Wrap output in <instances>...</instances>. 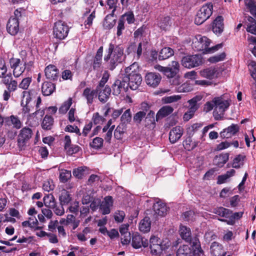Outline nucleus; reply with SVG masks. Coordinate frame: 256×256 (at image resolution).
Masks as SVG:
<instances>
[{
	"label": "nucleus",
	"mask_w": 256,
	"mask_h": 256,
	"mask_svg": "<svg viewBox=\"0 0 256 256\" xmlns=\"http://www.w3.org/2000/svg\"><path fill=\"white\" fill-rule=\"evenodd\" d=\"M202 64V58L198 54L187 56L182 60V66L188 68L198 66Z\"/></svg>",
	"instance_id": "1a4fd4ad"
},
{
	"label": "nucleus",
	"mask_w": 256,
	"mask_h": 256,
	"mask_svg": "<svg viewBox=\"0 0 256 256\" xmlns=\"http://www.w3.org/2000/svg\"><path fill=\"white\" fill-rule=\"evenodd\" d=\"M96 89L92 90L90 88H86L82 93V96L86 100L87 104H90L93 102L94 97L96 96Z\"/></svg>",
	"instance_id": "393cba45"
},
{
	"label": "nucleus",
	"mask_w": 256,
	"mask_h": 256,
	"mask_svg": "<svg viewBox=\"0 0 256 256\" xmlns=\"http://www.w3.org/2000/svg\"><path fill=\"white\" fill-rule=\"evenodd\" d=\"M210 252L214 256H225V252L222 250V244L214 242L210 246Z\"/></svg>",
	"instance_id": "4be33fe9"
},
{
	"label": "nucleus",
	"mask_w": 256,
	"mask_h": 256,
	"mask_svg": "<svg viewBox=\"0 0 256 256\" xmlns=\"http://www.w3.org/2000/svg\"><path fill=\"white\" fill-rule=\"evenodd\" d=\"M7 70L8 68L5 61L3 59H0V78L6 74Z\"/></svg>",
	"instance_id": "680f3d73"
},
{
	"label": "nucleus",
	"mask_w": 256,
	"mask_h": 256,
	"mask_svg": "<svg viewBox=\"0 0 256 256\" xmlns=\"http://www.w3.org/2000/svg\"><path fill=\"white\" fill-rule=\"evenodd\" d=\"M8 118L10 120L14 128L20 129L22 126V122L18 116L12 115Z\"/></svg>",
	"instance_id": "de8ad7c7"
},
{
	"label": "nucleus",
	"mask_w": 256,
	"mask_h": 256,
	"mask_svg": "<svg viewBox=\"0 0 256 256\" xmlns=\"http://www.w3.org/2000/svg\"><path fill=\"white\" fill-rule=\"evenodd\" d=\"M244 3L252 14L256 16V4L253 0H244Z\"/></svg>",
	"instance_id": "a19ab883"
},
{
	"label": "nucleus",
	"mask_w": 256,
	"mask_h": 256,
	"mask_svg": "<svg viewBox=\"0 0 256 256\" xmlns=\"http://www.w3.org/2000/svg\"><path fill=\"white\" fill-rule=\"evenodd\" d=\"M162 77L159 74L149 72L146 76V84L152 88L156 87L160 84Z\"/></svg>",
	"instance_id": "ddd939ff"
},
{
	"label": "nucleus",
	"mask_w": 256,
	"mask_h": 256,
	"mask_svg": "<svg viewBox=\"0 0 256 256\" xmlns=\"http://www.w3.org/2000/svg\"><path fill=\"white\" fill-rule=\"evenodd\" d=\"M114 13L107 15L104 22V26L106 29L111 28L114 24V20L113 19Z\"/></svg>",
	"instance_id": "4c0bfd02"
},
{
	"label": "nucleus",
	"mask_w": 256,
	"mask_h": 256,
	"mask_svg": "<svg viewBox=\"0 0 256 256\" xmlns=\"http://www.w3.org/2000/svg\"><path fill=\"white\" fill-rule=\"evenodd\" d=\"M103 141L102 138L96 137L93 140L92 142L90 144V146L94 148L98 149L102 146Z\"/></svg>",
	"instance_id": "09e8293b"
},
{
	"label": "nucleus",
	"mask_w": 256,
	"mask_h": 256,
	"mask_svg": "<svg viewBox=\"0 0 256 256\" xmlns=\"http://www.w3.org/2000/svg\"><path fill=\"white\" fill-rule=\"evenodd\" d=\"M198 98L196 97H194L192 99L189 100L188 102L189 104V110H192L194 112L198 110Z\"/></svg>",
	"instance_id": "4d7b16f0"
},
{
	"label": "nucleus",
	"mask_w": 256,
	"mask_h": 256,
	"mask_svg": "<svg viewBox=\"0 0 256 256\" xmlns=\"http://www.w3.org/2000/svg\"><path fill=\"white\" fill-rule=\"evenodd\" d=\"M184 130L182 126H176L172 128L169 133V140L172 144L178 142L184 134Z\"/></svg>",
	"instance_id": "f8f14e48"
},
{
	"label": "nucleus",
	"mask_w": 256,
	"mask_h": 256,
	"mask_svg": "<svg viewBox=\"0 0 256 256\" xmlns=\"http://www.w3.org/2000/svg\"><path fill=\"white\" fill-rule=\"evenodd\" d=\"M63 206L64 205H62L61 204L58 206L56 204L55 206H54V208H52L53 209V210L56 214L57 216H62L64 213V210Z\"/></svg>",
	"instance_id": "69168bd1"
},
{
	"label": "nucleus",
	"mask_w": 256,
	"mask_h": 256,
	"mask_svg": "<svg viewBox=\"0 0 256 256\" xmlns=\"http://www.w3.org/2000/svg\"><path fill=\"white\" fill-rule=\"evenodd\" d=\"M224 18L222 16H218L214 20L212 30L216 35L220 34L224 30Z\"/></svg>",
	"instance_id": "2eb2a0df"
},
{
	"label": "nucleus",
	"mask_w": 256,
	"mask_h": 256,
	"mask_svg": "<svg viewBox=\"0 0 256 256\" xmlns=\"http://www.w3.org/2000/svg\"><path fill=\"white\" fill-rule=\"evenodd\" d=\"M229 155L228 154H222L215 156L214 160V164L222 168L228 160Z\"/></svg>",
	"instance_id": "bb28decb"
},
{
	"label": "nucleus",
	"mask_w": 256,
	"mask_h": 256,
	"mask_svg": "<svg viewBox=\"0 0 256 256\" xmlns=\"http://www.w3.org/2000/svg\"><path fill=\"white\" fill-rule=\"evenodd\" d=\"M45 76L48 79L56 80L58 76V70L54 65L50 64L45 68Z\"/></svg>",
	"instance_id": "6ab92c4d"
},
{
	"label": "nucleus",
	"mask_w": 256,
	"mask_h": 256,
	"mask_svg": "<svg viewBox=\"0 0 256 256\" xmlns=\"http://www.w3.org/2000/svg\"><path fill=\"white\" fill-rule=\"evenodd\" d=\"M31 98L30 96V92L24 91L22 92V99L21 101V105L23 106V112L24 114L28 113L30 112V106L28 105Z\"/></svg>",
	"instance_id": "aec40b11"
},
{
	"label": "nucleus",
	"mask_w": 256,
	"mask_h": 256,
	"mask_svg": "<svg viewBox=\"0 0 256 256\" xmlns=\"http://www.w3.org/2000/svg\"><path fill=\"white\" fill-rule=\"evenodd\" d=\"M213 212L220 216L224 218H228L232 214V212L231 210L223 207L214 208L213 210Z\"/></svg>",
	"instance_id": "e433bc0d"
},
{
	"label": "nucleus",
	"mask_w": 256,
	"mask_h": 256,
	"mask_svg": "<svg viewBox=\"0 0 256 256\" xmlns=\"http://www.w3.org/2000/svg\"><path fill=\"white\" fill-rule=\"evenodd\" d=\"M113 200L111 196L105 197L104 200L101 202L100 210L103 214H107L110 213V208L112 206Z\"/></svg>",
	"instance_id": "dca6fc26"
},
{
	"label": "nucleus",
	"mask_w": 256,
	"mask_h": 256,
	"mask_svg": "<svg viewBox=\"0 0 256 256\" xmlns=\"http://www.w3.org/2000/svg\"><path fill=\"white\" fill-rule=\"evenodd\" d=\"M32 132L31 128L27 127L22 128L18 136V146L22 150L24 148L26 144L32 138Z\"/></svg>",
	"instance_id": "6e6552de"
},
{
	"label": "nucleus",
	"mask_w": 256,
	"mask_h": 256,
	"mask_svg": "<svg viewBox=\"0 0 256 256\" xmlns=\"http://www.w3.org/2000/svg\"><path fill=\"white\" fill-rule=\"evenodd\" d=\"M238 131V126L236 124H232L220 132V136L224 138H229L234 135Z\"/></svg>",
	"instance_id": "412c9836"
},
{
	"label": "nucleus",
	"mask_w": 256,
	"mask_h": 256,
	"mask_svg": "<svg viewBox=\"0 0 256 256\" xmlns=\"http://www.w3.org/2000/svg\"><path fill=\"white\" fill-rule=\"evenodd\" d=\"M211 40L205 36L197 35L192 40V46L196 51H202L204 54L213 53L222 48V44L209 47Z\"/></svg>",
	"instance_id": "7ed1b4c3"
},
{
	"label": "nucleus",
	"mask_w": 256,
	"mask_h": 256,
	"mask_svg": "<svg viewBox=\"0 0 256 256\" xmlns=\"http://www.w3.org/2000/svg\"><path fill=\"white\" fill-rule=\"evenodd\" d=\"M69 32V26L62 20H58L54 24L53 34L55 38L59 40L66 38Z\"/></svg>",
	"instance_id": "423d86ee"
},
{
	"label": "nucleus",
	"mask_w": 256,
	"mask_h": 256,
	"mask_svg": "<svg viewBox=\"0 0 256 256\" xmlns=\"http://www.w3.org/2000/svg\"><path fill=\"white\" fill-rule=\"evenodd\" d=\"M95 17V11L94 10L88 15L87 18L84 21V25L86 28L90 27L92 25V21Z\"/></svg>",
	"instance_id": "338daca9"
},
{
	"label": "nucleus",
	"mask_w": 256,
	"mask_h": 256,
	"mask_svg": "<svg viewBox=\"0 0 256 256\" xmlns=\"http://www.w3.org/2000/svg\"><path fill=\"white\" fill-rule=\"evenodd\" d=\"M160 238L157 236H152L150 238L148 244H150V248L153 254H158L160 253Z\"/></svg>",
	"instance_id": "a211bd4d"
},
{
	"label": "nucleus",
	"mask_w": 256,
	"mask_h": 256,
	"mask_svg": "<svg viewBox=\"0 0 256 256\" xmlns=\"http://www.w3.org/2000/svg\"><path fill=\"white\" fill-rule=\"evenodd\" d=\"M124 48L120 44H110L107 50L108 54L104 57V61L108 63V68L112 70L124 60Z\"/></svg>",
	"instance_id": "f257e3e1"
},
{
	"label": "nucleus",
	"mask_w": 256,
	"mask_h": 256,
	"mask_svg": "<svg viewBox=\"0 0 256 256\" xmlns=\"http://www.w3.org/2000/svg\"><path fill=\"white\" fill-rule=\"evenodd\" d=\"M124 77L128 84V88H130L132 90H136L142 81L141 75L138 74V64L134 62L126 68Z\"/></svg>",
	"instance_id": "f03ea898"
},
{
	"label": "nucleus",
	"mask_w": 256,
	"mask_h": 256,
	"mask_svg": "<svg viewBox=\"0 0 256 256\" xmlns=\"http://www.w3.org/2000/svg\"><path fill=\"white\" fill-rule=\"evenodd\" d=\"M132 115L130 109L126 110L122 114L120 120L122 125H126L130 122Z\"/></svg>",
	"instance_id": "58836bf2"
},
{
	"label": "nucleus",
	"mask_w": 256,
	"mask_h": 256,
	"mask_svg": "<svg viewBox=\"0 0 256 256\" xmlns=\"http://www.w3.org/2000/svg\"><path fill=\"white\" fill-rule=\"evenodd\" d=\"M56 88L55 86L51 82H44L42 86V94L46 96L52 94Z\"/></svg>",
	"instance_id": "a878e982"
},
{
	"label": "nucleus",
	"mask_w": 256,
	"mask_h": 256,
	"mask_svg": "<svg viewBox=\"0 0 256 256\" xmlns=\"http://www.w3.org/2000/svg\"><path fill=\"white\" fill-rule=\"evenodd\" d=\"M173 110L174 109L171 106H164L160 109L158 114L164 117L170 114Z\"/></svg>",
	"instance_id": "a18cd8bd"
},
{
	"label": "nucleus",
	"mask_w": 256,
	"mask_h": 256,
	"mask_svg": "<svg viewBox=\"0 0 256 256\" xmlns=\"http://www.w3.org/2000/svg\"><path fill=\"white\" fill-rule=\"evenodd\" d=\"M174 50L170 48L166 47L161 50L158 56V60H160L168 58L174 55Z\"/></svg>",
	"instance_id": "7c9ffc66"
},
{
	"label": "nucleus",
	"mask_w": 256,
	"mask_h": 256,
	"mask_svg": "<svg viewBox=\"0 0 256 256\" xmlns=\"http://www.w3.org/2000/svg\"><path fill=\"white\" fill-rule=\"evenodd\" d=\"M125 216V213L122 210H117L115 212L114 218L115 220L118 222H121L123 221Z\"/></svg>",
	"instance_id": "e2e57ef3"
},
{
	"label": "nucleus",
	"mask_w": 256,
	"mask_h": 256,
	"mask_svg": "<svg viewBox=\"0 0 256 256\" xmlns=\"http://www.w3.org/2000/svg\"><path fill=\"white\" fill-rule=\"evenodd\" d=\"M32 82L31 78L28 77L24 78L20 83L19 84L18 86L23 90H26L28 88L30 84Z\"/></svg>",
	"instance_id": "bf43d9fd"
},
{
	"label": "nucleus",
	"mask_w": 256,
	"mask_h": 256,
	"mask_svg": "<svg viewBox=\"0 0 256 256\" xmlns=\"http://www.w3.org/2000/svg\"><path fill=\"white\" fill-rule=\"evenodd\" d=\"M215 106V112H220V116L223 115L224 112L228 108L230 104L228 100H225L220 98H216L214 100Z\"/></svg>",
	"instance_id": "9b49d317"
},
{
	"label": "nucleus",
	"mask_w": 256,
	"mask_h": 256,
	"mask_svg": "<svg viewBox=\"0 0 256 256\" xmlns=\"http://www.w3.org/2000/svg\"><path fill=\"white\" fill-rule=\"evenodd\" d=\"M92 120L94 124H100L104 122L105 118L98 112H95L93 114Z\"/></svg>",
	"instance_id": "864d4df0"
},
{
	"label": "nucleus",
	"mask_w": 256,
	"mask_h": 256,
	"mask_svg": "<svg viewBox=\"0 0 256 256\" xmlns=\"http://www.w3.org/2000/svg\"><path fill=\"white\" fill-rule=\"evenodd\" d=\"M180 95H174L163 98L162 100L166 104L172 103L178 101L181 98Z\"/></svg>",
	"instance_id": "6e6d98bb"
},
{
	"label": "nucleus",
	"mask_w": 256,
	"mask_h": 256,
	"mask_svg": "<svg viewBox=\"0 0 256 256\" xmlns=\"http://www.w3.org/2000/svg\"><path fill=\"white\" fill-rule=\"evenodd\" d=\"M8 32L12 35H15L19 30V22L18 20L11 17L7 24Z\"/></svg>",
	"instance_id": "f3484780"
},
{
	"label": "nucleus",
	"mask_w": 256,
	"mask_h": 256,
	"mask_svg": "<svg viewBox=\"0 0 256 256\" xmlns=\"http://www.w3.org/2000/svg\"><path fill=\"white\" fill-rule=\"evenodd\" d=\"M146 113L144 111H140L136 112L134 116V121L139 124L142 120L146 116Z\"/></svg>",
	"instance_id": "13d9d810"
},
{
	"label": "nucleus",
	"mask_w": 256,
	"mask_h": 256,
	"mask_svg": "<svg viewBox=\"0 0 256 256\" xmlns=\"http://www.w3.org/2000/svg\"><path fill=\"white\" fill-rule=\"evenodd\" d=\"M139 229L141 232H146L150 229V221L148 217H145L139 224Z\"/></svg>",
	"instance_id": "72a5a7b5"
},
{
	"label": "nucleus",
	"mask_w": 256,
	"mask_h": 256,
	"mask_svg": "<svg viewBox=\"0 0 256 256\" xmlns=\"http://www.w3.org/2000/svg\"><path fill=\"white\" fill-rule=\"evenodd\" d=\"M124 126L122 124V125L118 126L114 132V137L118 140L121 139L122 138V134L124 132Z\"/></svg>",
	"instance_id": "603ef678"
},
{
	"label": "nucleus",
	"mask_w": 256,
	"mask_h": 256,
	"mask_svg": "<svg viewBox=\"0 0 256 256\" xmlns=\"http://www.w3.org/2000/svg\"><path fill=\"white\" fill-rule=\"evenodd\" d=\"M192 90L191 86L188 83H184L176 88V90L178 92H187Z\"/></svg>",
	"instance_id": "3c124183"
},
{
	"label": "nucleus",
	"mask_w": 256,
	"mask_h": 256,
	"mask_svg": "<svg viewBox=\"0 0 256 256\" xmlns=\"http://www.w3.org/2000/svg\"><path fill=\"white\" fill-rule=\"evenodd\" d=\"M154 68L164 74L168 78H174L178 72L180 70V64L177 61H172L171 64L166 67L161 66L159 64H156L154 66Z\"/></svg>",
	"instance_id": "0eeeda50"
},
{
	"label": "nucleus",
	"mask_w": 256,
	"mask_h": 256,
	"mask_svg": "<svg viewBox=\"0 0 256 256\" xmlns=\"http://www.w3.org/2000/svg\"><path fill=\"white\" fill-rule=\"evenodd\" d=\"M216 70L213 68H208L200 72V76L204 78L212 80L216 77Z\"/></svg>",
	"instance_id": "c85d7f7f"
},
{
	"label": "nucleus",
	"mask_w": 256,
	"mask_h": 256,
	"mask_svg": "<svg viewBox=\"0 0 256 256\" xmlns=\"http://www.w3.org/2000/svg\"><path fill=\"white\" fill-rule=\"evenodd\" d=\"M43 200L45 206L50 208H54L56 204V200L52 194L46 195L43 198Z\"/></svg>",
	"instance_id": "c9c22d12"
},
{
	"label": "nucleus",
	"mask_w": 256,
	"mask_h": 256,
	"mask_svg": "<svg viewBox=\"0 0 256 256\" xmlns=\"http://www.w3.org/2000/svg\"><path fill=\"white\" fill-rule=\"evenodd\" d=\"M110 74L108 72L105 71L103 74L101 80L98 86L96 87V90H100V88H102L105 84L108 82Z\"/></svg>",
	"instance_id": "8fccbe9b"
},
{
	"label": "nucleus",
	"mask_w": 256,
	"mask_h": 256,
	"mask_svg": "<svg viewBox=\"0 0 256 256\" xmlns=\"http://www.w3.org/2000/svg\"><path fill=\"white\" fill-rule=\"evenodd\" d=\"M132 246L135 248H139L142 246L146 247L148 246V240L138 234H135L132 239Z\"/></svg>",
	"instance_id": "4468645a"
},
{
	"label": "nucleus",
	"mask_w": 256,
	"mask_h": 256,
	"mask_svg": "<svg viewBox=\"0 0 256 256\" xmlns=\"http://www.w3.org/2000/svg\"><path fill=\"white\" fill-rule=\"evenodd\" d=\"M102 52L103 48L102 46L100 47L97 51L93 64V68L94 70H98L100 68L102 56Z\"/></svg>",
	"instance_id": "473e14b6"
},
{
	"label": "nucleus",
	"mask_w": 256,
	"mask_h": 256,
	"mask_svg": "<svg viewBox=\"0 0 256 256\" xmlns=\"http://www.w3.org/2000/svg\"><path fill=\"white\" fill-rule=\"evenodd\" d=\"M101 203L100 199L98 198H94L91 201V204H90V208L92 210L95 211L98 208H100V205Z\"/></svg>",
	"instance_id": "052dcab7"
},
{
	"label": "nucleus",
	"mask_w": 256,
	"mask_h": 256,
	"mask_svg": "<svg viewBox=\"0 0 256 256\" xmlns=\"http://www.w3.org/2000/svg\"><path fill=\"white\" fill-rule=\"evenodd\" d=\"M183 145L185 149L190 150L196 148L197 144L193 142L190 137H188L184 141Z\"/></svg>",
	"instance_id": "ea45409f"
},
{
	"label": "nucleus",
	"mask_w": 256,
	"mask_h": 256,
	"mask_svg": "<svg viewBox=\"0 0 256 256\" xmlns=\"http://www.w3.org/2000/svg\"><path fill=\"white\" fill-rule=\"evenodd\" d=\"M72 104V98H69L64 102L59 108V112L61 114H66Z\"/></svg>",
	"instance_id": "79ce46f5"
},
{
	"label": "nucleus",
	"mask_w": 256,
	"mask_h": 256,
	"mask_svg": "<svg viewBox=\"0 0 256 256\" xmlns=\"http://www.w3.org/2000/svg\"><path fill=\"white\" fill-rule=\"evenodd\" d=\"M54 124V118L50 116L46 115L42 122V127L44 130H49Z\"/></svg>",
	"instance_id": "f704fd0d"
},
{
	"label": "nucleus",
	"mask_w": 256,
	"mask_h": 256,
	"mask_svg": "<svg viewBox=\"0 0 256 256\" xmlns=\"http://www.w3.org/2000/svg\"><path fill=\"white\" fill-rule=\"evenodd\" d=\"M71 176L70 170H62L60 173V180L62 182H65L70 178Z\"/></svg>",
	"instance_id": "37998d69"
},
{
	"label": "nucleus",
	"mask_w": 256,
	"mask_h": 256,
	"mask_svg": "<svg viewBox=\"0 0 256 256\" xmlns=\"http://www.w3.org/2000/svg\"><path fill=\"white\" fill-rule=\"evenodd\" d=\"M112 88L113 94L116 96H118L128 90V84L124 76L122 79L116 80L112 84Z\"/></svg>",
	"instance_id": "9d476101"
},
{
	"label": "nucleus",
	"mask_w": 256,
	"mask_h": 256,
	"mask_svg": "<svg viewBox=\"0 0 256 256\" xmlns=\"http://www.w3.org/2000/svg\"><path fill=\"white\" fill-rule=\"evenodd\" d=\"M121 19L124 20H126L129 24L133 23L134 21V15L132 12L124 14Z\"/></svg>",
	"instance_id": "774afa93"
},
{
	"label": "nucleus",
	"mask_w": 256,
	"mask_h": 256,
	"mask_svg": "<svg viewBox=\"0 0 256 256\" xmlns=\"http://www.w3.org/2000/svg\"><path fill=\"white\" fill-rule=\"evenodd\" d=\"M226 57V54L222 52L219 54L210 57L209 60L211 62H217L223 60Z\"/></svg>",
	"instance_id": "0e129e2a"
},
{
	"label": "nucleus",
	"mask_w": 256,
	"mask_h": 256,
	"mask_svg": "<svg viewBox=\"0 0 256 256\" xmlns=\"http://www.w3.org/2000/svg\"><path fill=\"white\" fill-rule=\"evenodd\" d=\"M244 158V156L242 155L239 154L237 156L234 160L232 166L236 168H240L243 164Z\"/></svg>",
	"instance_id": "49530a36"
},
{
	"label": "nucleus",
	"mask_w": 256,
	"mask_h": 256,
	"mask_svg": "<svg viewBox=\"0 0 256 256\" xmlns=\"http://www.w3.org/2000/svg\"><path fill=\"white\" fill-rule=\"evenodd\" d=\"M180 234L182 238L186 241L191 240V232L188 228L181 226L180 228Z\"/></svg>",
	"instance_id": "2f4dec72"
},
{
	"label": "nucleus",
	"mask_w": 256,
	"mask_h": 256,
	"mask_svg": "<svg viewBox=\"0 0 256 256\" xmlns=\"http://www.w3.org/2000/svg\"><path fill=\"white\" fill-rule=\"evenodd\" d=\"M111 91L110 87L107 86L103 90L100 88V90H96V92L98 93V99L102 103L106 102L109 98Z\"/></svg>",
	"instance_id": "b1692460"
},
{
	"label": "nucleus",
	"mask_w": 256,
	"mask_h": 256,
	"mask_svg": "<svg viewBox=\"0 0 256 256\" xmlns=\"http://www.w3.org/2000/svg\"><path fill=\"white\" fill-rule=\"evenodd\" d=\"M213 6L212 3L204 5L197 12L194 22L197 25H200L208 20L212 15Z\"/></svg>",
	"instance_id": "39448f33"
},
{
	"label": "nucleus",
	"mask_w": 256,
	"mask_h": 256,
	"mask_svg": "<svg viewBox=\"0 0 256 256\" xmlns=\"http://www.w3.org/2000/svg\"><path fill=\"white\" fill-rule=\"evenodd\" d=\"M87 170L86 167H79L77 168L74 169L73 170V175L78 178H82V176L86 174V172Z\"/></svg>",
	"instance_id": "c03bdc74"
},
{
	"label": "nucleus",
	"mask_w": 256,
	"mask_h": 256,
	"mask_svg": "<svg viewBox=\"0 0 256 256\" xmlns=\"http://www.w3.org/2000/svg\"><path fill=\"white\" fill-rule=\"evenodd\" d=\"M245 25L248 32L256 35V20L253 18L248 16Z\"/></svg>",
	"instance_id": "cd10ccee"
},
{
	"label": "nucleus",
	"mask_w": 256,
	"mask_h": 256,
	"mask_svg": "<svg viewBox=\"0 0 256 256\" xmlns=\"http://www.w3.org/2000/svg\"><path fill=\"white\" fill-rule=\"evenodd\" d=\"M170 18L168 16L164 17L160 20L158 26L163 30H166L170 26Z\"/></svg>",
	"instance_id": "5fc2aeb1"
},
{
	"label": "nucleus",
	"mask_w": 256,
	"mask_h": 256,
	"mask_svg": "<svg viewBox=\"0 0 256 256\" xmlns=\"http://www.w3.org/2000/svg\"><path fill=\"white\" fill-rule=\"evenodd\" d=\"M72 200V198L68 192L62 190L59 196V200L62 205L68 204Z\"/></svg>",
	"instance_id": "c756f323"
},
{
	"label": "nucleus",
	"mask_w": 256,
	"mask_h": 256,
	"mask_svg": "<svg viewBox=\"0 0 256 256\" xmlns=\"http://www.w3.org/2000/svg\"><path fill=\"white\" fill-rule=\"evenodd\" d=\"M154 209L156 214L160 216H165L168 212L166 205L162 202H158L154 205Z\"/></svg>",
	"instance_id": "5701e85b"
},
{
	"label": "nucleus",
	"mask_w": 256,
	"mask_h": 256,
	"mask_svg": "<svg viewBox=\"0 0 256 256\" xmlns=\"http://www.w3.org/2000/svg\"><path fill=\"white\" fill-rule=\"evenodd\" d=\"M192 249L188 245L184 244L180 246L176 252V256H192L193 255H200L202 250L200 242L198 239L193 242Z\"/></svg>",
	"instance_id": "20e7f679"
}]
</instances>
